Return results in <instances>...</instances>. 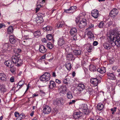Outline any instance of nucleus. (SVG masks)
Instances as JSON below:
<instances>
[{
  "label": "nucleus",
  "instance_id": "obj_1",
  "mask_svg": "<svg viewBox=\"0 0 120 120\" xmlns=\"http://www.w3.org/2000/svg\"><path fill=\"white\" fill-rule=\"evenodd\" d=\"M20 57V55L16 53L15 55L11 57L12 61L10 60L6 61L4 62V64L7 67L10 68L13 67L14 64L17 66H20L22 64V61Z\"/></svg>",
  "mask_w": 120,
  "mask_h": 120
},
{
  "label": "nucleus",
  "instance_id": "obj_2",
  "mask_svg": "<svg viewBox=\"0 0 120 120\" xmlns=\"http://www.w3.org/2000/svg\"><path fill=\"white\" fill-rule=\"evenodd\" d=\"M50 78V74L48 72H45L41 76L40 79L42 82H45L49 80Z\"/></svg>",
  "mask_w": 120,
  "mask_h": 120
},
{
  "label": "nucleus",
  "instance_id": "obj_3",
  "mask_svg": "<svg viewBox=\"0 0 120 120\" xmlns=\"http://www.w3.org/2000/svg\"><path fill=\"white\" fill-rule=\"evenodd\" d=\"M79 23L78 27L81 29L83 28L86 25V20L85 18H83Z\"/></svg>",
  "mask_w": 120,
  "mask_h": 120
},
{
  "label": "nucleus",
  "instance_id": "obj_4",
  "mask_svg": "<svg viewBox=\"0 0 120 120\" xmlns=\"http://www.w3.org/2000/svg\"><path fill=\"white\" fill-rule=\"evenodd\" d=\"M42 111L45 114H49L51 112V109L49 106L46 105L43 107Z\"/></svg>",
  "mask_w": 120,
  "mask_h": 120
},
{
  "label": "nucleus",
  "instance_id": "obj_5",
  "mask_svg": "<svg viewBox=\"0 0 120 120\" xmlns=\"http://www.w3.org/2000/svg\"><path fill=\"white\" fill-rule=\"evenodd\" d=\"M91 15L94 18L97 19L99 15L98 11L97 10H94L91 11Z\"/></svg>",
  "mask_w": 120,
  "mask_h": 120
},
{
  "label": "nucleus",
  "instance_id": "obj_6",
  "mask_svg": "<svg viewBox=\"0 0 120 120\" xmlns=\"http://www.w3.org/2000/svg\"><path fill=\"white\" fill-rule=\"evenodd\" d=\"M82 115V113L80 112H77L74 113L73 117L75 119H78L81 117Z\"/></svg>",
  "mask_w": 120,
  "mask_h": 120
},
{
  "label": "nucleus",
  "instance_id": "obj_7",
  "mask_svg": "<svg viewBox=\"0 0 120 120\" xmlns=\"http://www.w3.org/2000/svg\"><path fill=\"white\" fill-rule=\"evenodd\" d=\"M118 12V11L117 9L114 8L110 12V15L112 17L115 16L117 15Z\"/></svg>",
  "mask_w": 120,
  "mask_h": 120
},
{
  "label": "nucleus",
  "instance_id": "obj_8",
  "mask_svg": "<svg viewBox=\"0 0 120 120\" xmlns=\"http://www.w3.org/2000/svg\"><path fill=\"white\" fill-rule=\"evenodd\" d=\"M77 30L76 28L73 27L71 28L70 31V35L73 36H75L77 34Z\"/></svg>",
  "mask_w": 120,
  "mask_h": 120
},
{
  "label": "nucleus",
  "instance_id": "obj_9",
  "mask_svg": "<svg viewBox=\"0 0 120 120\" xmlns=\"http://www.w3.org/2000/svg\"><path fill=\"white\" fill-rule=\"evenodd\" d=\"M9 41L12 44H14L17 41V39L14 35H11L9 37Z\"/></svg>",
  "mask_w": 120,
  "mask_h": 120
},
{
  "label": "nucleus",
  "instance_id": "obj_10",
  "mask_svg": "<svg viewBox=\"0 0 120 120\" xmlns=\"http://www.w3.org/2000/svg\"><path fill=\"white\" fill-rule=\"evenodd\" d=\"M11 45L9 43H6L3 45L2 49L5 52L8 50L9 48H11Z\"/></svg>",
  "mask_w": 120,
  "mask_h": 120
},
{
  "label": "nucleus",
  "instance_id": "obj_11",
  "mask_svg": "<svg viewBox=\"0 0 120 120\" xmlns=\"http://www.w3.org/2000/svg\"><path fill=\"white\" fill-rule=\"evenodd\" d=\"M107 38L109 41H110L111 42L110 43L111 44V46H113L116 45V43H115L114 42V41L113 40V38H112V36L111 35H109V36H107Z\"/></svg>",
  "mask_w": 120,
  "mask_h": 120
},
{
  "label": "nucleus",
  "instance_id": "obj_12",
  "mask_svg": "<svg viewBox=\"0 0 120 120\" xmlns=\"http://www.w3.org/2000/svg\"><path fill=\"white\" fill-rule=\"evenodd\" d=\"M119 32V31L117 28H115L113 30H112L111 33V34L112 35H111L112 36V37L113 36H115L116 35L118 34Z\"/></svg>",
  "mask_w": 120,
  "mask_h": 120
},
{
  "label": "nucleus",
  "instance_id": "obj_13",
  "mask_svg": "<svg viewBox=\"0 0 120 120\" xmlns=\"http://www.w3.org/2000/svg\"><path fill=\"white\" fill-rule=\"evenodd\" d=\"M107 75L109 79L114 80L116 79V77L113 73L108 72L107 73Z\"/></svg>",
  "mask_w": 120,
  "mask_h": 120
},
{
  "label": "nucleus",
  "instance_id": "obj_14",
  "mask_svg": "<svg viewBox=\"0 0 120 120\" xmlns=\"http://www.w3.org/2000/svg\"><path fill=\"white\" fill-rule=\"evenodd\" d=\"M39 49L40 52L42 53H45L47 51L45 47L42 45L40 46Z\"/></svg>",
  "mask_w": 120,
  "mask_h": 120
},
{
  "label": "nucleus",
  "instance_id": "obj_15",
  "mask_svg": "<svg viewBox=\"0 0 120 120\" xmlns=\"http://www.w3.org/2000/svg\"><path fill=\"white\" fill-rule=\"evenodd\" d=\"M103 46L107 50H109L112 47L111 46V44L109 42L105 43L104 44Z\"/></svg>",
  "mask_w": 120,
  "mask_h": 120
},
{
  "label": "nucleus",
  "instance_id": "obj_16",
  "mask_svg": "<svg viewBox=\"0 0 120 120\" xmlns=\"http://www.w3.org/2000/svg\"><path fill=\"white\" fill-rule=\"evenodd\" d=\"M91 82L92 83L94 86H96L98 85V81L96 78H93L90 80Z\"/></svg>",
  "mask_w": 120,
  "mask_h": 120
},
{
  "label": "nucleus",
  "instance_id": "obj_17",
  "mask_svg": "<svg viewBox=\"0 0 120 120\" xmlns=\"http://www.w3.org/2000/svg\"><path fill=\"white\" fill-rule=\"evenodd\" d=\"M60 88L63 89L60 91V95L63 96L65 94L67 91V89L66 87H63V86H62Z\"/></svg>",
  "mask_w": 120,
  "mask_h": 120
},
{
  "label": "nucleus",
  "instance_id": "obj_18",
  "mask_svg": "<svg viewBox=\"0 0 120 120\" xmlns=\"http://www.w3.org/2000/svg\"><path fill=\"white\" fill-rule=\"evenodd\" d=\"M76 88L79 92H81L85 89L84 85L83 84H79Z\"/></svg>",
  "mask_w": 120,
  "mask_h": 120
},
{
  "label": "nucleus",
  "instance_id": "obj_19",
  "mask_svg": "<svg viewBox=\"0 0 120 120\" xmlns=\"http://www.w3.org/2000/svg\"><path fill=\"white\" fill-rule=\"evenodd\" d=\"M65 43V41L62 38H59L58 41V45L60 46L64 44Z\"/></svg>",
  "mask_w": 120,
  "mask_h": 120
},
{
  "label": "nucleus",
  "instance_id": "obj_20",
  "mask_svg": "<svg viewBox=\"0 0 120 120\" xmlns=\"http://www.w3.org/2000/svg\"><path fill=\"white\" fill-rule=\"evenodd\" d=\"M0 79L3 81H6V76L3 73H0Z\"/></svg>",
  "mask_w": 120,
  "mask_h": 120
},
{
  "label": "nucleus",
  "instance_id": "obj_21",
  "mask_svg": "<svg viewBox=\"0 0 120 120\" xmlns=\"http://www.w3.org/2000/svg\"><path fill=\"white\" fill-rule=\"evenodd\" d=\"M66 58L67 60L69 61H71L73 59V56L71 53H69L67 54Z\"/></svg>",
  "mask_w": 120,
  "mask_h": 120
},
{
  "label": "nucleus",
  "instance_id": "obj_22",
  "mask_svg": "<svg viewBox=\"0 0 120 120\" xmlns=\"http://www.w3.org/2000/svg\"><path fill=\"white\" fill-rule=\"evenodd\" d=\"M49 86L51 89L55 88L56 87V83L53 81H51L50 82Z\"/></svg>",
  "mask_w": 120,
  "mask_h": 120
},
{
  "label": "nucleus",
  "instance_id": "obj_23",
  "mask_svg": "<svg viewBox=\"0 0 120 120\" xmlns=\"http://www.w3.org/2000/svg\"><path fill=\"white\" fill-rule=\"evenodd\" d=\"M24 82L22 80L20 81L18 83V85L17 86V88H19L18 90H16L17 91L18 90L20 89L21 88L22 86L24 84Z\"/></svg>",
  "mask_w": 120,
  "mask_h": 120
},
{
  "label": "nucleus",
  "instance_id": "obj_24",
  "mask_svg": "<svg viewBox=\"0 0 120 120\" xmlns=\"http://www.w3.org/2000/svg\"><path fill=\"white\" fill-rule=\"evenodd\" d=\"M27 31H23L22 32V36L23 38L26 40L29 39L28 35L27 34Z\"/></svg>",
  "mask_w": 120,
  "mask_h": 120
},
{
  "label": "nucleus",
  "instance_id": "obj_25",
  "mask_svg": "<svg viewBox=\"0 0 120 120\" xmlns=\"http://www.w3.org/2000/svg\"><path fill=\"white\" fill-rule=\"evenodd\" d=\"M73 53L74 55H79L81 54V51L79 49H76L74 50L73 51Z\"/></svg>",
  "mask_w": 120,
  "mask_h": 120
},
{
  "label": "nucleus",
  "instance_id": "obj_26",
  "mask_svg": "<svg viewBox=\"0 0 120 120\" xmlns=\"http://www.w3.org/2000/svg\"><path fill=\"white\" fill-rule=\"evenodd\" d=\"M85 46L86 47V49L89 52H90L92 48V47L91 44H88L85 45Z\"/></svg>",
  "mask_w": 120,
  "mask_h": 120
},
{
  "label": "nucleus",
  "instance_id": "obj_27",
  "mask_svg": "<svg viewBox=\"0 0 120 120\" xmlns=\"http://www.w3.org/2000/svg\"><path fill=\"white\" fill-rule=\"evenodd\" d=\"M98 72L101 74H103L105 73L106 71L105 69V67H102L101 68H98L97 69Z\"/></svg>",
  "mask_w": 120,
  "mask_h": 120
},
{
  "label": "nucleus",
  "instance_id": "obj_28",
  "mask_svg": "<svg viewBox=\"0 0 120 120\" xmlns=\"http://www.w3.org/2000/svg\"><path fill=\"white\" fill-rule=\"evenodd\" d=\"M97 108L98 110L101 111L104 108V106L102 104L99 103L97 105Z\"/></svg>",
  "mask_w": 120,
  "mask_h": 120
},
{
  "label": "nucleus",
  "instance_id": "obj_29",
  "mask_svg": "<svg viewBox=\"0 0 120 120\" xmlns=\"http://www.w3.org/2000/svg\"><path fill=\"white\" fill-rule=\"evenodd\" d=\"M64 22H58L57 25V28H59L62 27L64 26Z\"/></svg>",
  "mask_w": 120,
  "mask_h": 120
},
{
  "label": "nucleus",
  "instance_id": "obj_30",
  "mask_svg": "<svg viewBox=\"0 0 120 120\" xmlns=\"http://www.w3.org/2000/svg\"><path fill=\"white\" fill-rule=\"evenodd\" d=\"M89 68L90 70L91 71H96V67L93 65H90L89 66Z\"/></svg>",
  "mask_w": 120,
  "mask_h": 120
},
{
  "label": "nucleus",
  "instance_id": "obj_31",
  "mask_svg": "<svg viewBox=\"0 0 120 120\" xmlns=\"http://www.w3.org/2000/svg\"><path fill=\"white\" fill-rule=\"evenodd\" d=\"M41 34V33L40 30H38L37 31L35 32L34 33V36L38 37Z\"/></svg>",
  "mask_w": 120,
  "mask_h": 120
},
{
  "label": "nucleus",
  "instance_id": "obj_32",
  "mask_svg": "<svg viewBox=\"0 0 120 120\" xmlns=\"http://www.w3.org/2000/svg\"><path fill=\"white\" fill-rule=\"evenodd\" d=\"M65 66L67 70H69L71 69V64L69 62L66 63Z\"/></svg>",
  "mask_w": 120,
  "mask_h": 120
},
{
  "label": "nucleus",
  "instance_id": "obj_33",
  "mask_svg": "<svg viewBox=\"0 0 120 120\" xmlns=\"http://www.w3.org/2000/svg\"><path fill=\"white\" fill-rule=\"evenodd\" d=\"M89 38L90 39L93 38L94 36L93 34L90 31H89L87 33Z\"/></svg>",
  "mask_w": 120,
  "mask_h": 120
},
{
  "label": "nucleus",
  "instance_id": "obj_34",
  "mask_svg": "<svg viewBox=\"0 0 120 120\" xmlns=\"http://www.w3.org/2000/svg\"><path fill=\"white\" fill-rule=\"evenodd\" d=\"M67 97L68 99H71L73 98L72 93L70 91H69L67 93Z\"/></svg>",
  "mask_w": 120,
  "mask_h": 120
},
{
  "label": "nucleus",
  "instance_id": "obj_35",
  "mask_svg": "<svg viewBox=\"0 0 120 120\" xmlns=\"http://www.w3.org/2000/svg\"><path fill=\"white\" fill-rule=\"evenodd\" d=\"M63 81L64 83L68 85V83L70 82V79L68 78H65L63 79Z\"/></svg>",
  "mask_w": 120,
  "mask_h": 120
},
{
  "label": "nucleus",
  "instance_id": "obj_36",
  "mask_svg": "<svg viewBox=\"0 0 120 120\" xmlns=\"http://www.w3.org/2000/svg\"><path fill=\"white\" fill-rule=\"evenodd\" d=\"M37 19V20L38 21V23H42L44 21L43 17H42V16H38V18Z\"/></svg>",
  "mask_w": 120,
  "mask_h": 120
},
{
  "label": "nucleus",
  "instance_id": "obj_37",
  "mask_svg": "<svg viewBox=\"0 0 120 120\" xmlns=\"http://www.w3.org/2000/svg\"><path fill=\"white\" fill-rule=\"evenodd\" d=\"M46 37L47 39L49 40H51L52 39L53 42L54 41V40L52 39L53 37L52 35V34H49L47 35L46 36Z\"/></svg>",
  "mask_w": 120,
  "mask_h": 120
},
{
  "label": "nucleus",
  "instance_id": "obj_38",
  "mask_svg": "<svg viewBox=\"0 0 120 120\" xmlns=\"http://www.w3.org/2000/svg\"><path fill=\"white\" fill-rule=\"evenodd\" d=\"M0 90L2 93H4L7 90L4 86H0Z\"/></svg>",
  "mask_w": 120,
  "mask_h": 120
},
{
  "label": "nucleus",
  "instance_id": "obj_39",
  "mask_svg": "<svg viewBox=\"0 0 120 120\" xmlns=\"http://www.w3.org/2000/svg\"><path fill=\"white\" fill-rule=\"evenodd\" d=\"M112 38H113V40H115L116 39L117 40H120V36L119 34L117 35L116 36H112Z\"/></svg>",
  "mask_w": 120,
  "mask_h": 120
},
{
  "label": "nucleus",
  "instance_id": "obj_40",
  "mask_svg": "<svg viewBox=\"0 0 120 120\" xmlns=\"http://www.w3.org/2000/svg\"><path fill=\"white\" fill-rule=\"evenodd\" d=\"M43 30L46 31H51L52 30V28L51 27L49 26H47L46 27L43 28Z\"/></svg>",
  "mask_w": 120,
  "mask_h": 120
},
{
  "label": "nucleus",
  "instance_id": "obj_41",
  "mask_svg": "<svg viewBox=\"0 0 120 120\" xmlns=\"http://www.w3.org/2000/svg\"><path fill=\"white\" fill-rule=\"evenodd\" d=\"M47 47L50 49H52L53 47V45L51 42L48 43L47 44Z\"/></svg>",
  "mask_w": 120,
  "mask_h": 120
},
{
  "label": "nucleus",
  "instance_id": "obj_42",
  "mask_svg": "<svg viewBox=\"0 0 120 120\" xmlns=\"http://www.w3.org/2000/svg\"><path fill=\"white\" fill-rule=\"evenodd\" d=\"M41 7V5L40 4H37L36 6V12H37L40 9V8Z\"/></svg>",
  "mask_w": 120,
  "mask_h": 120
},
{
  "label": "nucleus",
  "instance_id": "obj_43",
  "mask_svg": "<svg viewBox=\"0 0 120 120\" xmlns=\"http://www.w3.org/2000/svg\"><path fill=\"white\" fill-rule=\"evenodd\" d=\"M54 101V104H55L57 105H58L59 104H60V103L59 102V99H56Z\"/></svg>",
  "mask_w": 120,
  "mask_h": 120
},
{
  "label": "nucleus",
  "instance_id": "obj_44",
  "mask_svg": "<svg viewBox=\"0 0 120 120\" xmlns=\"http://www.w3.org/2000/svg\"><path fill=\"white\" fill-rule=\"evenodd\" d=\"M116 109L117 108L116 107H115L110 109V110L112 112V114H113L114 113V112L116 111Z\"/></svg>",
  "mask_w": 120,
  "mask_h": 120
},
{
  "label": "nucleus",
  "instance_id": "obj_45",
  "mask_svg": "<svg viewBox=\"0 0 120 120\" xmlns=\"http://www.w3.org/2000/svg\"><path fill=\"white\" fill-rule=\"evenodd\" d=\"M8 32H12L13 31V29L12 26H9L8 29Z\"/></svg>",
  "mask_w": 120,
  "mask_h": 120
},
{
  "label": "nucleus",
  "instance_id": "obj_46",
  "mask_svg": "<svg viewBox=\"0 0 120 120\" xmlns=\"http://www.w3.org/2000/svg\"><path fill=\"white\" fill-rule=\"evenodd\" d=\"M15 69L14 68L12 67L10 69V71L12 73L14 74L15 73Z\"/></svg>",
  "mask_w": 120,
  "mask_h": 120
},
{
  "label": "nucleus",
  "instance_id": "obj_47",
  "mask_svg": "<svg viewBox=\"0 0 120 120\" xmlns=\"http://www.w3.org/2000/svg\"><path fill=\"white\" fill-rule=\"evenodd\" d=\"M59 101V102L60 104H62L64 101V99L62 97H61L60 98L58 99Z\"/></svg>",
  "mask_w": 120,
  "mask_h": 120
},
{
  "label": "nucleus",
  "instance_id": "obj_48",
  "mask_svg": "<svg viewBox=\"0 0 120 120\" xmlns=\"http://www.w3.org/2000/svg\"><path fill=\"white\" fill-rule=\"evenodd\" d=\"M86 110L83 111L84 112V114L87 115L89 113V110L88 109V108H86Z\"/></svg>",
  "mask_w": 120,
  "mask_h": 120
},
{
  "label": "nucleus",
  "instance_id": "obj_49",
  "mask_svg": "<svg viewBox=\"0 0 120 120\" xmlns=\"http://www.w3.org/2000/svg\"><path fill=\"white\" fill-rule=\"evenodd\" d=\"M20 115L19 113L18 112H15L14 113L15 116L16 117H18Z\"/></svg>",
  "mask_w": 120,
  "mask_h": 120
},
{
  "label": "nucleus",
  "instance_id": "obj_50",
  "mask_svg": "<svg viewBox=\"0 0 120 120\" xmlns=\"http://www.w3.org/2000/svg\"><path fill=\"white\" fill-rule=\"evenodd\" d=\"M104 26V23L103 22H101L99 25V27L100 28H102Z\"/></svg>",
  "mask_w": 120,
  "mask_h": 120
},
{
  "label": "nucleus",
  "instance_id": "obj_51",
  "mask_svg": "<svg viewBox=\"0 0 120 120\" xmlns=\"http://www.w3.org/2000/svg\"><path fill=\"white\" fill-rule=\"evenodd\" d=\"M118 67L117 66H114L112 67V70L115 71L118 68Z\"/></svg>",
  "mask_w": 120,
  "mask_h": 120
},
{
  "label": "nucleus",
  "instance_id": "obj_52",
  "mask_svg": "<svg viewBox=\"0 0 120 120\" xmlns=\"http://www.w3.org/2000/svg\"><path fill=\"white\" fill-rule=\"evenodd\" d=\"M70 8L71 11L73 10H74L76 9L77 7L75 6H74L70 7Z\"/></svg>",
  "mask_w": 120,
  "mask_h": 120
},
{
  "label": "nucleus",
  "instance_id": "obj_53",
  "mask_svg": "<svg viewBox=\"0 0 120 120\" xmlns=\"http://www.w3.org/2000/svg\"><path fill=\"white\" fill-rule=\"evenodd\" d=\"M70 11H71L70 8L69 9H68L65 10L64 11V12L67 13H69L71 12Z\"/></svg>",
  "mask_w": 120,
  "mask_h": 120
},
{
  "label": "nucleus",
  "instance_id": "obj_54",
  "mask_svg": "<svg viewBox=\"0 0 120 120\" xmlns=\"http://www.w3.org/2000/svg\"><path fill=\"white\" fill-rule=\"evenodd\" d=\"M76 101L75 100H72L69 103V105H71L72 104H74L75 102Z\"/></svg>",
  "mask_w": 120,
  "mask_h": 120
},
{
  "label": "nucleus",
  "instance_id": "obj_55",
  "mask_svg": "<svg viewBox=\"0 0 120 120\" xmlns=\"http://www.w3.org/2000/svg\"><path fill=\"white\" fill-rule=\"evenodd\" d=\"M93 44L94 45L96 46L98 44V42L97 41H94L93 42Z\"/></svg>",
  "mask_w": 120,
  "mask_h": 120
},
{
  "label": "nucleus",
  "instance_id": "obj_56",
  "mask_svg": "<svg viewBox=\"0 0 120 120\" xmlns=\"http://www.w3.org/2000/svg\"><path fill=\"white\" fill-rule=\"evenodd\" d=\"M5 26L4 23L0 24V29L2 28V27H5Z\"/></svg>",
  "mask_w": 120,
  "mask_h": 120
},
{
  "label": "nucleus",
  "instance_id": "obj_57",
  "mask_svg": "<svg viewBox=\"0 0 120 120\" xmlns=\"http://www.w3.org/2000/svg\"><path fill=\"white\" fill-rule=\"evenodd\" d=\"M17 118L19 120H21L22 119H23L21 116H20V115L18 116Z\"/></svg>",
  "mask_w": 120,
  "mask_h": 120
},
{
  "label": "nucleus",
  "instance_id": "obj_58",
  "mask_svg": "<svg viewBox=\"0 0 120 120\" xmlns=\"http://www.w3.org/2000/svg\"><path fill=\"white\" fill-rule=\"evenodd\" d=\"M10 81L11 82H13L14 81V78L13 77H11L10 79Z\"/></svg>",
  "mask_w": 120,
  "mask_h": 120
},
{
  "label": "nucleus",
  "instance_id": "obj_59",
  "mask_svg": "<svg viewBox=\"0 0 120 120\" xmlns=\"http://www.w3.org/2000/svg\"><path fill=\"white\" fill-rule=\"evenodd\" d=\"M21 52V50L20 49H18V51L16 52V53H15V55L17 53L20 56V55L19 53H20Z\"/></svg>",
  "mask_w": 120,
  "mask_h": 120
},
{
  "label": "nucleus",
  "instance_id": "obj_60",
  "mask_svg": "<svg viewBox=\"0 0 120 120\" xmlns=\"http://www.w3.org/2000/svg\"><path fill=\"white\" fill-rule=\"evenodd\" d=\"M42 42L44 43H46L47 42L45 38L42 39Z\"/></svg>",
  "mask_w": 120,
  "mask_h": 120
},
{
  "label": "nucleus",
  "instance_id": "obj_61",
  "mask_svg": "<svg viewBox=\"0 0 120 120\" xmlns=\"http://www.w3.org/2000/svg\"><path fill=\"white\" fill-rule=\"evenodd\" d=\"M38 16H42V17H43L44 16V15L43 14L41 13H39L38 14Z\"/></svg>",
  "mask_w": 120,
  "mask_h": 120
},
{
  "label": "nucleus",
  "instance_id": "obj_62",
  "mask_svg": "<svg viewBox=\"0 0 120 120\" xmlns=\"http://www.w3.org/2000/svg\"><path fill=\"white\" fill-rule=\"evenodd\" d=\"M56 83L59 84L60 83H61L60 81L58 79H56Z\"/></svg>",
  "mask_w": 120,
  "mask_h": 120
},
{
  "label": "nucleus",
  "instance_id": "obj_63",
  "mask_svg": "<svg viewBox=\"0 0 120 120\" xmlns=\"http://www.w3.org/2000/svg\"><path fill=\"white\" fill-rule=\"evenodd\" d=\"M74 37L71 38V39L72 40H76V39L77 38L76 37V35L75 36H73Z\"/></svg>",
  "mask_w": 120,
  "mask_h": 120
},
{
  "label": "nucleus",
  "instance_id": "obj_64",
  "mask_svg": "<svg viewBox=\"0 0 120 120\" xmlns=\"http://www.w3.org/2000/svg\"><path fill=\"white\" fill-rule=\"evenodd\" d=\"M117 85L120 86V81H118L117 82Z\"/></svg>",
  "mask_w": 120,
  "mask_h": 120
}]
</instances>
